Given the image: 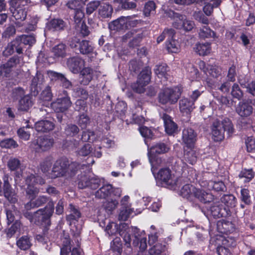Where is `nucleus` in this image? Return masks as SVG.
I'll use <instances>...</instances> for the list:
<instances>
[{
	"label": "nucleus",
	"instance_id": "f257e3e1",
	"mask_svg": "<svg viewBox=\"0 0 255 255\" xmlns=\"http://www.w3.org/2000/svg\"><path fill=\"white\" fill-rule=\"evenodd\" d=\"M81 167V165L77 162H70L66 157H61L53 165L52 170L48 174V178H71L77 173Z\"/></svg>",
	"mask_w": 255,
	"mask_h": 255
},
{
	"label": "nucleus",
	"instance_id": "f03ea898",
	"mask_svg": "<svg viewBox=\"0 0 255 255\" xmlns=\"http://www.w3.org/2000/svg\"><path fill=\"white\" fill-rule=\"evenodd\" d=\"M211 128L214 140L215 141H220L224 138L225 131L227 132L229 136L234 132L233 125L228 118H225L222 121L218 119L215 120L212 122Z\"/></svg>",
	"mask_w": 255,
	"mask_h": 255
},
{
	"label": "nucleus",
	"instance_id": "7ed1b4c3",
	"mask_svg": "<svg viewBox=\"0 0 255 255\" xmlns=\"http://www.w3.org/2000/svg\"><path fill=\"white\" fill-rule=\"evenodd\" d=\"M54 210V203L49 201L47 205L34 212V223L47 229L51 225V218Z\"/></svg>",
	"mask_w": 255,
	"mask_h": 255
},
{
	"label": "nucleus",
	"instance_id": "20e7f679",
	"mask_svg": "<svg viewBox=\"0 0 255 255\" xmlns=\"http://www.w3.org/2000/svg\"><path fill=\"white\" fill-rule=\"evenodd\" d=\"M181 93V89L178 87L164 88L158 94V101L163 105L174 104L177 102Z\"/></svg>",
	"mask_w": 255,
	"mask_h": 255
},
{
	"label": "nucleus",
	"instance_id": "39448f33",
	"mask_svg": "<svg viewBox=\"0 0 255 255\" xmlns=\"http://www.w3.org/2000/svg\"><path fill=\"white\" fill-rule=\"evenodd\" d=\"M29 0H10L9 9L16 20L23 21L27 16V10L25 6Z\"/></svg>",
	"mask_w": 255,
	"mask_h": 255
},
{
	"label": "nucleus",
	"instance_id": "423d86ee",
	"mask_svg": "<svg viewBox=\"0 0 255 255\" xmlns=\"http://www.w3.org/2000/svg\"><path fill=\"white\" fill-rule=\"evenodd\" d=\"M100 185V180L95 176H91L86 173L78 175V186L80 189L89 188L95 190Z\"/></svg>",
	"mask_w": 255,
	"mask_h": 255
},
{
	"label": "nucleus",
	"instance_id": "0eeeda50",
	"mask_svg": "<svg viewBox=\"0 0 255 255\" xmlns=\"http://www.w3.org/2000/svg\"><path fill=\"white\" fill-rule=\"evenodd\" d=\"M151 71L149 67H144L138 75L136 85L133 87V90L137 93H144V87L147 85L151 79Z\"/></svg>",
	"mask_w": 255,
	"mask_h": 255
},
{
	"label": "nucleus",
	"instance_id": "6e6552de",
	"mask_svg": "<svg viewBox=\"0 0 255 255\" xmlns=\"http://www.w3.org/2000/svg\"><path fill=\"white\" fill-rule=\"evenodd\" d=\"M70 46L72 48H75L82 54H89L93 52L94 47L89 41L86 40H80L76 37L72 38Z\"/></svg>",
	"mask_w": 255,
	"mask_h": 255
},
{
	"label": "nucleus",
	"instance_id": "1a4fd4ad",
	"mask_svg": "<svg viewBox=\"0 0 255 255\" xmlns=\"http://www.w3.org/2000/svg\"><path fill=\"white\" fill-rule=\"evenodd\" d=\"M63 96L58 97L51 104L52 108L56 113H63L67 111L72 105L70 98L66 91H63Z\"/></svg>",
	"mask_w": 255,
	"mask_h": 255
},
{
	"label": "nucleus",
	"instance_id": "9d476101",
	"mask_svg": "<svg viewBox=\"0 0 255 255\" xmlns=\"http://www.w3.org/2000/svg\"><path fill=\"white\" fill-rule=\"evenodd\" d=\"M23 44L21 43L19 38L16 37L11 42H9L2 52V55L5 57H8L16 52L18 54L23 53Z\"/></svg>",
	"mask_w": 255,
	"mask_h": 255
},
{
	"label": "nucleus",
	"instance_id": "9b49d317",
	"mask_svg": "<svg viewBox=\"0 0 255 255\" xmlns=\"http://www.w3.org/2000/svg\"><path fill=\"white\" fill-rule=\"evenodd\" d=\"M3 181V193L4 197L11 203H15L17 201V196L14 190L9 183L12 178L9 177L7 174H5L2 177Z\"/></svg>",
	"mask_w": 255,
	"mask_h": 255
},
{
	"label": "nucleus",
	"instance_id": "f8f14e48",
	"mask_svg": "<svg viewBox=\"0 0 255 255\" xmlns=\"http://www.w3.org/2000/svg\"><path fill=\"white\" fill-rule=\"evenodd\" d=\"M236 112L242 118H247L253 112L252 101L244 100L240 101L236 107Z\"/></svg>",
	"mask_w": 255,
	"mask_h": 255
},
{
	"label": "nucleus",
	"instance_id": "ddd939ff",
	"mask_svg": "<svg viewBox=\"0 0 255 255\" xmlns=\"http://www.w3.org/2000/svg\"><path fill=\"white\" fill-rule=\"evenodd\" d=\"M20 57L14 55L5 63L1 64V74L3 77H10V73L17 64L20 62Z\"/></svg>",
	"mask_w": 255,
	"mask_h": 255
},
{
	"label": "nucleus",
	"instance_id": "4468645a",
	"mask_svg": "<svg viewBox=\"0 0 255 255\" xmlns=\"http://www.w3.org/2000/svg\"><path fill=\"white\" fill-rule=\"evenodd\" d=\"M210 211L214 218L226 217L230 214L229 208L226 207L221 202L214 203L210 207Z\"/></svg>",
	"mask_w": 255,
	"mask_h": 255
},
{
	"label": "nucleus",
	"instance_id": "2eb2a0df",
	"mask_svg": "<svg viewBox=\"0 0 255 255\" xmlns=\"http://www.w3.org/2000/svg\"><path fill=\"white\" fill-rule=\"evenodd\" d=\"M84 61L79 57H72L67 60L66 64L69 70L74 74H78L83 68Z\"/></svg>",
	"mask_w": 255,
	"mask_h": 255
},
{
	"label": "nucleus",
	"instance_id": "dca6fc26",
	"mask_svg": "<svg viewBox=\"0 0 255 255\" xmlns=\"http://www.w3.org/2000/svg\"><path fill=\"white\" fill-rule=\"evenodd\" d=\"M33 143L35 145L37 146V147H36V149L38 148L42 151H46L52 147L54 140L52 137L48 136H41Z\"/></svg>",
	"mask_w": 255,
	"mask_h": 255
},
{
	"label": "nucleus",
	"instance_id": "f3484780",
	"mask_svg": "<svg viewBox=\"0 0 255 255\" xmlns=\"http://www.w3.org/2000/svg\"><path fill=\"white\" fill-rule=\"evenodd\" d=\"M166 15L174 20L173 26L174 28L178 29H182L183 28V21L185 19V15L176 12L171 9L167 10L165 11Z\"/></svg>",
	"mask_w": 255,
	"mask_h": 255
},
{
	"label": "nucleus",
	"instance_id": "a211bd4d",
	"mask_svg": "<svg viewBox=\"0 0 255 255\" xmlns=\"http://www.w3.org/2000/svg\"><path fill=\"white\" fill-rule=\"evenodd\" d=\"M44 82L43 76L39 73H36L31 80L30 91L32 95L36 96L42 89Z\"/></svg>",
	"mask_w": 255,
	"mask_h": 255
},
{
	"label": "nucleus",
	"instance_id": "6ab92c4d",
	"mask_svg": "<svg viewBox=\"0 0 255 255\" xmlns=\"http://www.w3.org/2000/svg\"><path fill=\"white\" fill-rule=\"evenodd\" d=\"M196 132L191 128H185L182 131V140L186 147H192L197 140Z\"/></svg>",
	"mask_w": 255,
	"mask_h": 255
},
{
	"label": "nucleus",
	"instance_id": "aec40b11",
	"mask_svg": "<svg viewBox=\"0 0 255 255\" xmlns=\"http://www.w3.org/2000/svg\"><path fill=\"white\" fill-rule=\"evenodd\" d=\"M131 18L130 16H121L117 19L113 21L109 24L111 30L120 31L126 30L128 28V21Z\"/></svg>",
	"mask_w": 255,
	"mask_h": 255
},
{
	"label": "nucleus",
	"instance_id": "412c9836",
	"mask_svg": "<svg viewBox=\"0 0 255 255\" xmlns=\"http://www.w3.org/2000/svg\"><path fill=\"white\" fill-rule=\"evenodd\" d=\"M158 178L166 185H172L175 182L172 179L171 171L168 167L162 168L158 172Z\"/></svg>",
	"mask_w": 255,
	"mask_h": 255
},
{
	"label": "nucleus",
	"instance_id": "4be33fe9",
	"mask_svg": "<svg viewBox=\"0 0 255 255\" xmlns=\"http://www.w3.org/2000/svg\"><path fill=\"white\" fill-rule=\"evenodd\" d=\"M79 73V82L81 85H88L93 79L94 71L90 67L83 68Z\"/></svg>",
	"mask_w": 255,
	"mask_h": 255
},
{
	"label": "nucleus",
	"instance_id": "5701e85b",
	"mask_svg": "<svg viewBox=\"0 0 255 255\" xmlns=\"http://www.w3.org/2000/svg\"><path fill=\"white\" fill-rule=\"evenodd\" d=\"M55 124L49 120H41L37 122L35 124V128L36 131L40 132H48L54 129Z\"/></svg>",
	"mask_w": 255,
	"mask_h": 255
},
{
	"label": "nucleus",
	"instance_id": "b1692460",
	"mask_svg": "<svg viewBox=\"0 0 255 255\" xmlns=\"http://www.w3.org/2000/svg\"><path fill=\"white\" fill-rule=\"evenodd\" d=\"M113 12V6L109 3L101 2L100 6L98 8V16L100 18H111Z\"/></svg>",
	"mask_w": 255,
	"mask_h": 255
},
{
	"label": "nucleus",
	"instance_id": "393cba45",
	"mask_svg": "<svg viewBox=\"0 0 255 255\" xmlns=\"http://www.w3.org/2000/svg\"><path fill=\"white\" fill-rule=\"evenodd\" d=\"M132 231L134 234L132 245L135 247H138L140 251H144L147 248L146 238L144 237L138 238L139 230L138 228L136 227L132 228Z\"/></svg>",
	"mask_w": 255,
	"mask_h": 255
},
{
	"label": "nucleus",
	"instance_id": "a878e982",
	"mask_svg": "<svg viewBox=\"0 0 255 255\" xmlns=\"http://www.w3.org/2000/svg\"><path fill=\"white\" fill-rule=\"evenodd\" d=\"M70 214L66 216V219L69 225L75 224L81 217V213L79 209L72 204L69 205Z\"/></svg>",
	"mask_w": 255,
	"mask_h": 255
},
{
	"label": "nucleus",
	"instance_id": "bb28decb",
	"mask_svg": "<svg viewBox=\"0 0 255 255\" xmlns=\"http://www.w3.org/2000/svg\"><path fill=\"white\" fill-rule=\"evenodd\" d=\"M179 104L180 111L182 113L189 114L195 108L194 101L187 98H182Z\"/></svg>",
	"mask_w": 255,
	"mask_h": 255
},
{
	"label": "nucleus",
	"instance_id": "cd10ccee",
	"mask_svg": "<svg viewBox=\"0 0 255 255\" xmlns=\"http://www.w3.org/2000/svg\"><path fill=\"white\" fill-rule=\"evenodd\" d=\"M203 186H206L209 190H213L215 192H225L226 187L223 182L221 181L210 180L204 183Z\"/></svg>",
	"mask_w": 255,
	"mask_h": 255
},
{
	"label": "nucleus",
	"instance_id": "c85d7f7f",
	"mask_svg": "<svg viewBox=\"0 0 255 255\" xmlns=\"http://www.w3.org/2000/svg\"><path fill=\"white\" fill-rule=\"evenodd\" d=\"M148 156L149 162L151 166V171L154 173L157 169L162 166L166 164V161L162 157L156 156L154 154H150L148 153Z\"/></svg>",
	"mask_w": 255,
	"mask_h": 255
},
{
	"label": "nucleus",
	"instance_id": "c756f323",
	"mask_svg": "<svg viewBox=\"0 0 255 255\" xmlns=\"http://www.w3.org/2000/svg\"><path fill=\"white\" fill-rule=\"evenodd\" d=\"M48 201V198L44 195L39 196L38 198L30 201L25 205L26 210H29L31 209L42 206Z\"/></svg>",
	"mask_w": 255,
	"mask_h": 255
},
{
	"label": "nucleus",
	"instance_id": "7c9ffc66",
	"mask_svg": "<svg viewBox=\"0 0 255 255\" xmlns=\"http://www.w3.org/2000/svg\"><path fill=\"white\" fill-rule=\"evenodd\" d=\"M217 229L221 233L228 234L235 230V225L231 221L223 220L218 222Z\"/></svg>",
	"mask_w": 255,
	"mask_h": 255
},
{
	"label": "nucleus",
	"instance_id": "2f4dec72",
	"mask_svg": "<svg viewBox=\"0 0 255 255\" xmlns=\"http://www.w3.org/2000/svg\"><path fill=\"white\" fill-rule=\"evenodd\" d=\"M169 146L163 142H159L151 146L148 152L150 154H164L168 152Z\"/></svg>",
	"mask_w": 255,
	"mask_h": 255
},
{
	"label": "nucleus",
	"instance_id": "473e14b6",
	"mask_svg": "<svg viewBox=\"0 0 255 255\" xmlns=\"http://www.w3.org/2000/svg\"><path fill=\"white\" fill-rule=\"evenodd\" d=\"M162 119L164 121L165 129L167 133L172 134L174 133L177 129V125L171 120V118L166 114L162 116Z\"/></svg>",
	"mask_w": 255,
	"mask_h": 255
},
{
	"label": "nucleus",
	"instance_id": "72a5a7b5",
	"mask_svg": "<svg viewBox=\"0 0 255 255\" xmlns=\"http://www.w3.org/2000/svg\"><path fill=\"white\" fill-rule=\"evenodd\" d=\"M194 195V197L203 203L210 202L214 199V196L211 193L197 188H196Z\"/></svg>",
	"mask_w": 255,
	"mask_h": 255
},
{
	"label": "nucleus",
	"instance_id": "f704fd0d",
	"mask_svg": "<svg viewBox=\"0 0 255 255\" xmlns=\"http://www.w3.org/2000/svg\"><path fill=\"white\" fill-rule=\"evenodd\" d=\"M113 188L111 184H107L103 185L95 194V197L100 199H105L109 197L113 192Z\"/></svg>",
	"mask_w": 255,
	"mask_h": 255
},
{
	"label": "nucleus",
	"instance_id": "c9c22d12",
	"mask_svg": "<svg viewBox=\"0 0 255 255\" xmlns=\"http://www.w3.org/2000/svg\"><path fill=\"white\" fill-rule=\"evenodd\" d=\"M32 105L33 102L30 96L26 95L19 100L17 110L18 111L27 112Z\"/></svg>",
	"mask_w": 255,
	"mask_h": 255
},
{
	"label": "nucleus",
	"instance_id": "e433bc0d",
	"mask_svg": "<svg viewBox=\"0 0 255 255\" xmlns=\"http://www.w3.org/2000/svg\"><path fill=\"white\" fill-rule=\"evenodd\" d=\"M184 157L187 162L193 165L197 160L198 155L196 151L192 149V147L188 146L184 149Z\"/></svg>",
	"mask_w": 255,
	"mask_h": 255
},
{
	"label": "nucleus",
	"instance_id": "4c0bfd02",
	"mask_svg": "<svg viewBox=\"0 0 255 255\" xmlns=\"http://www.w3.org/2000/svg\"><path fill=\"white\" fill-rule=\"evenodd\" d=\"M196 188L191 184H186L181 189L180 195L184 198L192 200L194 197Z\"/></svg>",
	"mask_w": 255,
	"mask_h": 255
},
{
	"label": "nucleus",
	"instance_id": "58836bf2",
	"mask_svg": "<svg viewBox=\"0 0 255 255\" xmlns=\"http://www.w3.org/2000/svg\"><path fill=\"white\" fill-rule=\"evenodd\" d=\"M67 46L63 43H59L53 47L52 52L54 58H64L66 55Z\"/></svg>",
	"mask_w": 255,
	"mask_h": 255
},
{
	"label": "nucleus",
	"instance_id": "ea45409f",
	"mask_svg": "<svg viewBox=\"0 0 255 255\" xmlns=\"http://www.w3.org/2000/svg\"><path fill=\"white\" fill-rule=\"evenodd\" d=\"M195 51L200 56L207 55L211 51L210 44L208 42L205 43H197L194 48Z\"/></svg>",
	"mask_w": 255,
	"mask_h": 255
},
{
	"label": "nucleus",
	"instance_id": "a19ab883",
	"mask_svg": "<svg viewBox=\"0 0 255 255\" xmlns=\"http://www.w3.org/2000/svg\"><path fill=\"white\" fill-rule=\"evenodd\" d=\"M66 23L61 19H53L48 24L49 28L53 31L63 30L66 27Z\"/></svg>",
	"mask_w": 255,
	"mask_h": 255
},
{
	"label": "nucleus",
	"instance_id": "79ce46f5",
	"mask_svg": "<svg viewBox=\"0 0 255 255\" xmlns=\"http://www.w3.org/2000/svg\"><path fill=\"white\" fill-rule=\"evenodd\" d=\"M52 165V158L50 157L45 158L39 165V168L41 171L45 174L48 178V174L50 172V170Z\"/></svg>",
	"mask_w": 255,
	"mask_h": 255
},
{
	"label": "nucleus",
	"instance_id": "37998d69",
	"mask_svg": "<svg viewBox=\"0 0 255 255\" xmlns=\"http://www.w3.org/2000/svg\"><path fill=\"white\" fill-rule=\"evenodd\" d=\"M221 203H223L226 206L227 208H233L236 206L237 199L232 194L224 195L221 198Z\"/></svg>",
	"mask_w": 255,
	"mask_h": 255
},
{
	"label": "nucleus",
	"instance_id": "c03bdc74",
	"mask_svg": "<svg viewBox=\"0 0 255 255\" xmlns=\"http://www.w3.org/2000/svg\"><path fill=\"white\" fill-rule=\"evenodd\" d=\"M16 245L21 250H27L31 246L32 244L28 236H24L20 238L16 242Z\"/></svg>",
	"mask_w": 255,
	"mask_h": 255
},
{
	"label": "nucleus",
	"instance_id": "a18cd8bd",
	"mask_svg": "<svg viewBox=\"0 0 255 255\" xmlns=\"http://www.w3.org/2000/svg\"><path fill=\"white\" fill-rule=\"evenodd\" d=\"M169 71V67L166 64L163 63L157 65L154 69L155 73L159 77L168 78L167 72Z\"/></svg>",
	"mask_w": 255,
	"mask_h": 255
},
{
	"label": "nucleus",
	"instance_id": "49530a36",
	"mask_svg": "<svg viewBox=\"0 0 255 255\" xmlns=\"http://www.w3.org/2000/svg\"><path fill=\"white\" fill-rule=\"evenodd\" d=\"M166 249V246L165 244L157 243L149 250L148 255H161Z\"/></svg>",
	"mask_w": 255,
	"mask_h": 255
},
{
	"label": "nucleus",
	"instance_id": "de8ad7c7",
	"mask_svg": "<svg viewBox=\"0 0 255 255\" xmlns=\"http://www.w3.org/2000/svg\"><path fill=\"white\" fill-rule=\"evenodd\" d=\"M199 36L201 39H205L206 38H209L214 37L215 36V33L208 26H204L201 28L199 31Z\"/></svg>",
	"mask_w": 255,
	"mask_h": 255
},
{
	"label": "nucleus",
	"instance_id": "09e8293b",
	"mask_svg": "<svg viewBox=\"0 0 255 255\" xmlns=\"http://www.w3.org/2000/svg\"><path fill=\"white\" fill-rule=\"evenodd\" d=\"M254 174L252 169H243L239 175L240 179L244 183L250 182L254 177Z\"/></svg>",
	"mask_w": 255,
	"mask_h": 255
},
{
	"label": "nucleus",
	"instance_id": "8fccbe9b",
	"mask_svg": "<svg viewBox=\"0 0 255 255\" xmlns=\"http://www.w3.org/2000/svg\"><path fill=\"white\" fill-rule=\"evenodd\" d=\"M18 211L14 205L11 206V209L6 210V218L8 225L16 220L15 217L18 215Z\"/></svg>",
	"mask_w": 255,
	"mask_h": 255
},
{
	"label": "nucleus",
	"instance_id": "3c124183",
	"mask_svg": "<svg viewBox=\"0 0 255 255\" xmlns=\"http://www.w3.org/2000/svg\"><path fill=\"white\" fill-rule=\"evenodd\" d=\"M101 1L94 0L90 1L86 5V13L88 15H91L100 6Z\"/></svg>",
	"mask_w": 255,
	"mask_h": 255
},
{
	"label": "nucleus",
	"instance_id": "603ef678",
	"mask_svg": "<svg viewBox=\"0 0 255 255\" xmlns=\"http://www.w3.org/2000/svg\"><path fill=\"white\" fill-rule=\"evenodd\" d=\"M65 133L66 135L73 137L79 132V128L77 126L73 124H68L65 128Z\"/></svg>",
	"mask_w": 255,
	"mask_h": 255
},
{
	"label": "nucleus",
	"instance_id": "864d4df0",
	"mask_svg": "<svg viewBox=\"0 0 255 255\" xmlns=\"http://www.w3.org/2000/svg\"><path fill=\"white\" fill-rule=\"evenodd\" d=\"M25 192L30 201H32L36 198L39 192V190L33 185H29L25 189Z\"/></svg>",
	"mask_w": 255,
	"mask_h": 255
},
{
	"label": "nucleus",
	"instance_id": "5fc2aeb1",
	"mask_svg": "<svg viewBox=\"0 0 255 255\" xmlns=\"http://www.w3.org/2000/svg\"><path fill=\"white\" fill-rule=\"evenodd\" d=\"M156 5L153 1H148L144 6L143 13L146 16H148L150 14L154 13L155 11Z\"/></svg>",
	"mask_w": 255,
	"mask_h": 255
},
{
	"label": "nucleus",
	"instance_id": "6e6d98bb",
	"mask_svg": "<svg viewBox=\"0 0 255 255\" xmlns=\"http://www.w3.org/2000/svg\"><path fill=\"white\" fill-rule=\"evenodd\" d=\"M174 35L175 31L174 29L172 28L165 29L162 34L157 37V42L159 43L162 41L165 38H167V41H168L170 38H173Z\"/></svg>",
	"mask_w": 255,
	"mask_h": 255
},
{
	"label": "nucleus",
	"instance_id": "4d7b16f0",
	"mask_svg": "<svg viewBox=\"0 0 255 255\" xmlns=\"http://www.w3.org/2000/svg\"><path fill=\"white\" fill-rule=\"evenodd\" d=\"M241 200L246 205H250L252 203V198L250 192L248 189L243 188L241 190Z\"/></svg>",
	"mask_w": 255,
	"mask_h": 255
},
{
	"label": "nucleus",
	"instance_id": "13d9d810",
	"mask_svg": "<svg viewBox=\"0 0 255 255\" xmlns=\"http://www.w3.org/2000/svg\"><path fill=\"white\" fill-rule=\"evenodd\" d=\"M72 251L70 239L65 238L63 241L62 247L60 249V255H69V253H71Z\"/></svg>",
	"mask_w": 255,
	"mask_h": 255
},
{
	"label": "nucleus",
	"instance_id": "bf43d9fd",
	"mask_svg": "<svg viewBox=\"0 0 255 255\" xmlns=\"http://www.w3.org/2000/svg\"><path fill=\"white\" fill-rule=\"evenodd\" d=\"M179 44L173 38H170L167 41L166 47L168 51L171 53H177L179 50Z\"/></svg>",
	"mask_w": 255,
	"mask_h": 255
},
{
	"label": "nucleus",
	"instance_id": "052dcab7",
	"mask_svg": "<svg viewBox=\"0 0 255 255\" xmlns=\"http://www.w3.org/2000/svg\"><path fill=\"white\" fill-rule=\"evenodd\" d=\"M74 109L75 111L82 113H85L87 112L88 107L85 100L78 99L75 103Z\"/></svg>",
	"mask_w": 255,
	"mask_h": 255
},
{
	"label": "nucleus",
	"instance_id": "680f3d73",
	"mask_svg": "<svg viewBox=\"0 0 255 255\" xmlns=\"http://www.w3.org/2000/svg\"><path fill=\"white\" fill-rule=\"evenodd\" d=\"M17 37L20 39L21 43L23 44V48L26 45H32L35 43L36 41L35 37L31 35H22L21 36H17Z\"/></svg>",
	"mask_w": 255,
	"mask_h": 255
},
{
	"label": "nucleus",
	"instance_id": "e2e57ef3",
	"mask_svg": "<svg viewBox=\"0 0 255 255\" xmlns=\"http://www.w3.org/2000/svg\"><path fill=\"white\" fill-rule=\"evenodd\" d=\"M7 165L10 171H15L20 168L21 162L17 158L11 157L8 160Z\"/></svg>",
	"mask_w": 255,
	"mask_h": 255
},
{
	"label": "nucleus",
	"instance_id": "0e129e2a",
	"mask_svg": "<svg viewBox=\"0 0 255 255\" xmlns=\"http://www.w3.org/2000/svg\"><path fill=\"white\" fill-rule=\"evenodd\" d=\"M132 212L133 211L130 208L121 207L119 220L123 221L127 220Z\"/></svg>",
	"mask_w": 255,
	"mask_h": 255
},
{
	"label": "nucleus",
	"instance_id": "69168bd1",
	"mask_svg": "<svg viewBox=\"0 0 255 255\" xmlns=\"http://www.w3.org/2000/svg\"><path fill=\"white\" fill-rule=\"evenodd\" d=\"M30 128V126L27 124L26 126H23L19 128L17 131L19 137L25 140H28L30 136V133L29 131L25 130V129L29 128Z\"/></svg>",
	"mask_w": 255,
	"mask_h": 255
},
{
	"label": "nucleus",
	"instance_id": "338daca9",
	"mask_svg": "<svg viewBox=\"0 0 255 255\" xmlns=\"http://www.w3.org/2000/svg\"><path fill=\"white\" fill-rule=\"evenodd\" d=\"M53 95L51 92V87L47 86L42 91L40 99L44 101H50L52 99Z\"/></svg>",
	"mask_w": 255,
	"mask_h": 255
},
{
	"label": "nucleus",
	"instance_id": "774afa93",
	"mask_svg": "<svg viewBox=\"0 0 255 255\" xmlns=\"http://www.w3.org/2000/svg\"><path fill=\"white\" fill-rule=\"evenodd\" d=\"M231 95L234 98L241 100L243 97V93L238 84L234 83L232 87Z\"/></svg>",
	"mask_w": 255,
	"mask_h": 255
}]
</instances>
